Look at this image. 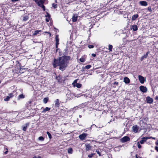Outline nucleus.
<instances>
[{"instance_id":"48","label":"nucleus","mask_w":158,"mask_h":158,"mask_svg":"<svg viewBox=\"0 0 158 158\" xmlns=\"http://www.w3.org/2000/svg\"><path fill=\"white\" fill-rule=\"evenodd\" d=\"M19 0H11L12 2H15L18 1Z\"/></svg>"},{"instance_id":"10","label":"nucleus","mask_w":158,"mask_h":158,"mask_svg":"<svg viewBox=\"0 0 158 158\" xmlns=\"http://www.w3.org/2000/svg\"><path fill=\"white\" fill-rule=\"evenodd\" d=\"M149 138L148 137H143L140 141V143L141 144H143L144 142H146L147 139Z\"/></svg>"},{"instance_id":"27","label":"nucleus","mask_w":158,"mask_h":158,"mask_svg":"<svg viewBox=\"0 0 158 158\" xmlns=\"http://www.w3.org/2000/svg\"><path fill=\"white\" fill-rule=\"evenodd\" d=\"M47 134L48 135L49 138L50 139H51L52 138V136L51 134L49 132L47 131Z\"/></svg>"},{"instance_id":"13","label":"nucleus","mask_w":158,"mask_h":158,"mask_svg":"<svg viewBox=\"0 0 158 158\" xmlns=\"http://www.w3.org/2000/svg\"><path fill=\"white\" fill-rule=\"evenodd\" d=\"M130 80L127 77H125L123 79V81L126 84H128V83H129L130 82Z\"/></svg>"},{"instance_id":"57","label":"nucleus","mask_w":158,"mask_h":158,"mask_svg":"<svg viewBox=\"0 0 158 158\" xmlns=\"http://www.w3.org/2000/svg\"><path fill=\"white\" fill-rule=\"evenodd\" d=\"M1 81H0V83H1Z\"/></svg>"},{"instance_id":"26","label":"nucleus","mask_w":158,"mask_h":158,"mask_svg":"<svg viewBox=\"0 0 158 158\" xmlns=\"http://www.w3.org/2000/svg\"><path fill=\"white\" fill-rule=\"evenodd\" d=\"M14 92L13 91V93L9 94L8 96H9L10 98L14 96L13 94Z\"/></svg>"},{"instance_id":"24","label":"nucleus","mask_w":158,"mask_h":158,"mask_svg":"<svg viewBox=\"0 0 158 158\" xmlns=\"http://www.w3.org/2000/svg\"><path fill=\"white\" fill-rule=\"evenodd\" d=\"M68 152L69 153L72 154L73 152V150L71 148H69L68 149Z\"/></svg>"},{"instance_id":"30","label":"nucleus","mask_w":158,"mask_h":158,"mask_svg":"<svg viewBox=\"0 0 158 158\" xmlns=\"http://www.w3.org/2000/svg\"><path fill=\"white\" fill-rule=\"evenodd\" d=\"M24 97V95H23V94H20L19 95V99L20 98H23Z\"/></svg>"},{"instance_id":"46","label":"nucleus","mask_w":158,"mask_h":158,"mask_svg":"<svg viewBox=\"0 0 158 158\" xmlns=\"http://www.w3.org/2000/svg\"><path fill=\"white\" fill-rule=\"evenodd\" d=\"M92 56L93 57H95L96 56V54H92Z\"/></svg>"},{"instance_id":"36","label":"nucleus","mask_w":158,"mask_h":158,"mask_svg":"<svg viewBox=\"0 0 158 158\" xmlns=\"http://www.w3.org/2000/svg\"><path fill=\"white\" fill-rule=\"evenodd\" d=\"M52 6L54 7V8H56L57 7V4H55L54 3L52 4Z\"/></svg>"},{"instance_id":"47","label":"nucleus","mask_w":158,"mask_h":158,"mask_svg":"<svg viewBox=\"0 0 158 158\" xmlns=\"http://www.w3.org/2000/svg\"><path fill=\"white\" fill-rule=\"evenodd\" d=\"M8 152V151L7 150L6 151V152H4V153L5 154H6Z\"/></svg>"},{"instance_id":"25","label":"nucleus","mask_w":158,"mask_h":158,"mask_svg":"<svg viewBox=\"0 0 158 158\" xmlns=\"http://www.w3.org/2000/svg\"><path fill=\"white\" fill-rule=\"evenodd\" d=\"M112 48L113 46L111 45H109V49L110 51L112 52Z\"/></svg>"},{"instance_id":"20","label":"nucleus","mask_w":158,"mask_h":158,"mask_svg":"<svg viewBox=\"0 0 158 158\" xmlns=\"http://www.w3.org/2000/svg\"><path fill=\"white\" fill-rule=\"evenodd\" d=\"M41 31L40 30H37L35 31L34 33L33 34V35H37Z\"/></svg>"},{"instance_id":"7","label":"nucleus","mask_w":158,"mask_h":158,"mask_svg":"<svg viewBox=\"0 0 158 158\" xmlns=\"http://www.w3.org/2000/svg\"><path fill=\"white\" fill-rule=\"evenodd\" d=\"M140 82L141 84H143L145 81V79L144 77L141 75H139L138 76Z\"/></svg>"},{"instance_id":"55","label":"nucleus","mask_w":158,"mask_h":158,"mask_svg":"<svg viewBox=\"0 0 158 158\" xmlns=\"http://www.w3.org/2000/svg\"><path fill=\"white\" fill-rule=\"evenodd\" d=\"M79 117H81V115H80Z\"/></svg>"},{"instance_id":"52","label":"nucleus","mask_w":158,"mask_h":158,"mask_svg":"<svg viewBox=\"0 0 158 158\" xmlns=\"http://www.w3.org/2000/svg\"><path fill=\"white\" fill-rule=\"evenodd\" d=\"M45 33H48H48H49V32H47V31H45L44 32Z\"/></svg>"},{"instance_id":"35","label":"nucleus","mask_w":158,"mask_h":158,"mask_svg":"<svg viewBox=\"0 0 158 158\" xmlns=\"http://www.w3.org/2000/svg\"><path fill=\"white\" fill-rule=\"evenodd\" d=\"M147 57L145 55H144L142 57L140 60L141 61H142L144 58H146Z\"/></svg>"},{"instance_id":"42","label":"nucleus","mask_w":158,"mask_h":158,"mask_svg":"<svg viewBox=\"0 0 158 158\" xmlns=\"http://www.w3.org/2000/svg\"><path fill=\"white\" fill-rule=\"evenodd\" d=\"M155 150L157 151L158 152V147L157 146H156L155 147Z\"/></svg>"},{"instance_id":"9","label":"nucleus","mask_w":158,"mask_h":158,"mask_svg":"<svg viewBox=\"0 0 158 158\" xmlns=\"http://www.w3.org/2000/svg\"><path fill=\"white\" fill-rule=\"evenodd\" d=\"M55 39H56V48H57L58 45H59V37H58V35H56Z\"/></svg>"},{"instance_id":"2","label":"nucleus","mask_w":158,"mask_h":158,"mask_svg":"<svg viewBox=\"0 0 158 158\" xmlns=\"http://www.w3.org/2000/svg\"><path fill=\"white\" fill-rule=\"evenodd\" d=\"M77 80H75L72 83V85L74 87H76L77 88H80L81 86V84L80 83H77Z\"/></svg>"},{"instance_id":"50","label":"nucleus","mask_w":158,"mask_h":158,"mask_svg":"<svg viewBox=\"0 0 158 158\" xmlns=\"http://www.w3.org/2000/svg\"><path fill=\"white\" fill-rule=\"evenodd\" d=\"M48 34H49L50 37H51V34L50 32L48 33Z\"/></svg>"},{"instance_id":"49","label":"nucleus","mask_w":158,"mask_h":158,"mask_svg":"<svg viewBox=\"0 0 158 158\" xmlns=\"http://www.w3.org/2000/svg\"><path fill=\"white\" fill-rule=\"evenodd\" d=\"M156 99L158 100V96H156L155 98Z\"/></svg>"},{"instance_id":"22","label":"nucleus","mask_w":158,"mask_h":158,"mask_svg":"<svg viewBox=\"0 0 158 158\" xmlns=\"http://www.w3.org/2000/svg\"><path fill=\"white\" fill-rule=\"evenodd\" d=\"M29 124L28 123H26L25 124V126L23 127V131H26L27 126H28Z\"/></svg>"},{"instance_id":"33","label":"nucleus","mask_w":158,"mask_h":158,"mask_svg":"<svg viewBox=\"0 0 158 158\" xmlns=\"http://www.w3.org/2000/svg\"><path fill=\"white\" fill-rule=\"evenodd\" d=\"M38 139L41 141H43L44 140V138L42 136H40L39 137Z\"/></svg>"},{"instance_id":"32","label":"nucleus","mask_w":158,"mask_h":158,"mask_svg":"<svg viewBox=\"0 0 158 158\" xmlns=\"http://www.w3.org/2000/svg\"><path fill=\"white\" fill-rule=\"evenodd\" d=\"M28 19V18L27 16H25L23 17V20L24 21H27Z\"/></svg>"},{"instance_id":"4","label":"nucleus","mask_w":158,"mask_h":158,"mask_svg":"<svg viewBox=\"0 0 158 158\" xmlns=\"http://www.w3.org/2000/svg\"><path fill=\"white\" fill-rule=\"evenodd\" d=\"M120 140L121 142L122 143H124L126 142L129 141L130 140V138L128 136H125L121 139Z\"/></svg>"},{"instance_id":"6","label":"nucleus","mask_w":158,"mask_h":158,"mask_svg":"<svg viewBox=\"0 0 158 158\" xmlns=\"http://www.w3.org/2000/svg\"><path fill=\"white\" fill-rule=\"evenodd\" d=\"M140 90L143 93H145L147 92V88L146 87L142 86L139 87Z\"/></svg>"},{"instance_id":"40","label":"nucleus","mask_w":158,"mask_h":158,"mask_svg":"<svg viewBox=\"0 0 158 158\" xmlns=\"http://www.w3.org/2000/svg\"><path fill=\"white\" fill-rule=\"evenodd\" d=\"M148 10L149 11H150V12H152V10L151 9V7H149L148 8Z\"/></svg>"},{"instance_id":"3","label":"nucleus","mask_w":158,"mask_h":158,"mask_svg":"<svg viewBox=\"0 0 158 158\" xmlns=\"http://www.w3.org/2000/svg\"><path fill=\"white\" fill-rule=\"evenodd\" d=\"M46 1V0H37V1H35V2L39 6L41 7L43 5L44 3Z\"/></svg>"},{"instance_id":"16","label":"nucleus","mask_w":158,"mask_h":158,"mask_svg":"<svg viewBox=\"0 0 158 158\" xmlns=\"http://www.w3.org/2000/svg\"><path fill=\"white\" fill-rule=\"evenodd\" d=\"M50 19V16L48 13H47V15L46 16V20L47 22H48Z\"/></svg>"},{"instance_id":"11","label":"nucleus","mask_w":158,"mask_h":158,"mask_svg":"<svg viewBox=\"0 0 158 158\" xmlns=\"http://www.w3.org/2000/svg\"><path fill=\"white\" fill-rule=\"evenodd\" d=\"M139 3L142 6H146L148 5L147 2L146 1H140Z\"/></svg>"},{"instance_id":"38","label":"nucleus","mask_w":158,"mask_h":158,"mask_svg":"<svg viewBox=\"0 0 158 158\" xmlns=\"http://www.w3.org/2000/svg\"><path fill=\"white\" fill-rule=\"evenodd\" d=\"M96 152H97V154L99 156H101V153L100 152H99V151L98 150H96Z\"/></svg>"},{"instance_id":"14","label":"nucleus","mask_w":158,"mask_h":158,"mask_svg":"<svg viewBox=\"0 0 158 158\" xmlns=\"http://www.w3.org/2000/svg\"><path fill=\"white\" fill-rule=\"evenodd\" d=\"M138 129L139 128L137 125L134 126L132 127L133 131L135 133L137 132Z\"/></svg>"},{"instance_id":"21","label":"nucleus","mask_w":158,"mask_h":158,"mask_svg":"<svg viewBox=\"0 0 158 158\" xmlns=\"http://www.w3.org/2000/svg\"><path fill=\"white\" fill-rule=\"evenodd\" d=\"M51 109V108H48V107H46L42 111V112H45L46 111H49Z\"/></svg>"},{"instance_id":"54","label":"nucleus","mask_w":158,"mask_h":158,"mask_svg":"<svg viewBox=\"0 0 158 158\" xmlns=\"http://www.w3.org/2000/svg\"><path fill=\"white\" fill-rule=\"evenodd\" d=\"M37 158H41L40 156H39Z\"/></svg>"},{"instance_id":"39","label":"nucleus","mask_w":158,"mask_h":158,"mask_svg":"<svg viewBox=\"0 0 158 158\" xmlns=\"http://www.w3.org/2000/svg\"><path fill=\"white\" fill-rule=\"evenodd\" d=\"M88 47L89 48H94V46L93 45H89Z\"/></svg>"},{"instance_id":"5","label":"nucleus","mask_w":158,"mask_h":158,"mask_svg":"<svg viewBox=\"0 0 158 158\" xmlns=\"http://www.w3.org/2000/svg\"><path fill=\"white\" fill-rule=\"evenodd\" d=\"M87 135L86 133H83L82 134L80 135L79 136V138L81 140H83L85 139Z\"/></svg>"},{"instance_id":"43","label":"nucleus","mask_w":158,"mask_h":158,"mask_svg":"<svg viewBox=\"0 0 158 158\" xmlns=\"http://www.w3.org/2000/svg\"><path fill=\"white\" fill-rule=\"evenodd\" d=\"M118 82H115L114 83V84H115V85H118Z\"/></svg>"},{"instance_id":"23","label":"nucleus","mask_w":158,"mask_h":158,"mask_svg":"<svg viewBox=\"0 0 158 158\" xmlns=\"http://www.w3.org/2000/svg\"><path fill=\"white\" fill-rule=\"evenodd\" d=\"M48 98H45L43 99V102L44 103L46 104L48 102Z\"/></svg>"},{"instance_id":"28","label":"nucleus","mask_w":158,"mask_h":158,"mask_svg":"<svg viewBox=\"0 0 158 158\" xmlns=\"http://www.w3.org/2000/svg\"><path fill=\"white\" fill-rule=\"evenodd\" d=\"M10 98V97L8 96L6 97V98L4 99V100L5 101H7L9 100Z\"/></svg>"},{"instance_id":"17","label":"nucleus","mask_w":158,"mask_h":158,"mask_svg":"<svg viewBox=\"0 0 158 158\" xmlns=\"http://www.w3.org/2000/svg\"><path fill=\"white\" fill-rule=\"evenodd\" d=\"M55 106L57 107H59L60 103L59 102V100L58 99H56L55 101Z\"/></svg>"},{"instance_id":"34","label":"nucleus","mask_w":158,"mask_h":158,"mask_svg":"<svg viewBox=\"0 0 158 158\" xmlns=\"http://www.w3.org/2000/svg\"><path fill=\"white\" fill-rule=\"evenodd\" d=\"M91 67V66L90 65H88L85 66V68L86 69H89Z\"/></svg>"},{"instance_id":"45","label":"nucleus","mask_w":158,"mask_h":158,"mask_svg":"<svg viewBox=\"0 0 158 158\" xmlns=\"http://www.w3.org/2000/svg\"><path fill=\"white\" fill-rule=\"evenodd\" d=\"M149 53V52H147L146 54V55H145L147 56V57L148 55V54Z\"/></svg>"},{"instance_id":"37","label":"nucleus","mask_w":158,"mask_h":158,"mask_svg":"<svg viewBox=\"0 0 158 158\" xmlns=\"http://www.w3.org/2000/svg\"><path fill=\"white\" fill-rule=\"evenodd\" d=\"M137 144L138 147L139 148H141V146L140 145L139 142H138L137 143Z\"/></svg>"},{"instance_id":"12","label":"nucleus","mask_w":158,"mask_h":158,"mask_svg":"<svg viewBox=\"0 0 158 158\" xmlns=\"http://www.w3.org/2000/svg\"><path fill=\"white\" fill-rule=\"evenodd\" d=\"M146 100L147 102L149 103H151L153 102V99L152 98L148 97H147L146 98Z\"/></svg>"},{"instance_id":"15","label":"nucleus","mask_w":158,"mask_h":158,"mask_svg":"<svg viewBox=\"0 0 158 158\" xmlns=\"http://www.w3.org/2000/svg\"><path fill=\"white\" fill-rule=\"evenodd\" d=\"M78 16L77 15H74L73 17L72 18V21L73 22H76Z\"/></svg>"},{"instance_id":"53","label":"nucleus","mask_w":158,"mask_h":158,"mask_svg":"<svg viewBox=\"0 0 158 158\" xmlns=\"http://www.w3.org/2000/svg\"><path fill=\"white\" fill-rule=\"evenodd\" d=\"M33 158H36V157L35 156H34Z\"/></svg>"},{"instance_id":"56","label":"nucleus","mask_w":158,"mask_h":158,"mask_svg":"<svg viewBox=\"0 0 158 158\" xmlns=\"http://www.w3.org/2000/svg\"><path fill=\"white\" fill-rule=\"evenodd\" d=\"M77 97H79V96H77Z\"/></svg>"},{"instance_id":"31","label":"nucleus","mask_w":158,"mask_h":158,"mask_svg":"<svg viewBox=\"0 0 158 158\" xmlns=\"http://www.w3.org/2000/svg\"><path fill=\"white\" fill-rule=\"evenodd\" d=\"M94 155V153H91L88 155V157L89 158H92Z\"/></svg>"},{"instance_id":"44","label":"nucleus","mask_w":158,"mask_h":158,"mask_svg":"<svg viewBox=\"0 0 158 158\" xmlns=\"http://www.w3.org/2000/svg\"><path fill=\"white\" fill-rule=\"evenodd\" d=\"M149 138L148 139H155V138L153 137H148Z\"/></svg>"},{"instance_id":"1","label":"nucleus","mask_w":158,"mask_h":158,"mask_svg":"<svg viewBox=\"0 0 158 158\" xmlns=\"http://www.w3.org/2000/svg\"><path fill=\"white\" fill-rule=\"evenodd\" d=\"M68 64V61L64 56L60 57L57 60L54 59L52 63L54 68H56L57 66H59V69L62 71L64 70L67 66Z\"/></svg>"},{"instance_id":"29","label":"nucleus","mask_w":158,"mask_h":158,"mask_svg":"<svg viewBox=\"0 0 158 158\" xmlns=\"http://www.w3.org/2000/svg\"><path fill=\"white\" fill-rule=\"evenodd\" d=\"M80 61L82 62H84L85 61V59L84 58H81L80 59Z\"/></svg>"},{"instance_id":"8","label":"nucleus","mask_w":158,"mask_h":158,"mask_svg":"<svg viewBox=\"0 0 158 158\" xmlns=\"http://www.w3.org/2000/svg\"><path fill=\"white\" fill-rule=\"evenodd\" d=\"M85 150L87 151L90 150L92 148V146L88 143H86L85 144Z\"/></svg>"},{"instance_id":"41","label":"nucleus","mask_w":158,"mask_h":158,"mask_svg":"<svg viewBox=\"0 0 158 158\" xmlns=\"http://www.w3.org/2000/svg\"><path fill=\"white\" fill-rule=\"evenodd\" d=\"M41 7L43 9V10L44 11H45V6L44 5H42V6H41Z\"/></svg>"},{"instance_id":"19","label":"nucleus","mask_w":158,"mask_h":158,"mask_svg":"<svg viewBox=\"0 0 158 158\" xmlns=\"http://www.w3.org/2000/svg\"><path fill=\"white\" fill-rule=\"evenodd\" d=\"M138 15L137 14L133 15L132 17V20L134 21L138 17Z\"/></svg>"},{"instance_id":"51","label":"nucleus","mask_w":158,"mask_h":158,"mask_svg":"<svg viewBox=\"0 0 158 158\" xmlns=\"http://www.w3.org/2000/svg\"><path fill=\"white\" fill-rule=\"evenodd\" d=\"M156 144L157 145H158V141H157V142H156Z\"/></svg>"},{"instance_id":"18","label":"nucleus","mask_w":158,"mask_h":158,"mask_svg":"<svg viewBox=\"0 0 158 158\" xmlns=\"http://www.w3.org/2000/svg\"><path fill=\"white\" fill-rule=\"evenodd\" d=\"M131 28L133 29L134 31H136L138 29V27L136 25H133L131 26Z\"/></svg>"}]
</instances>
